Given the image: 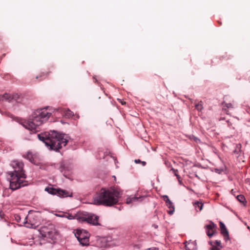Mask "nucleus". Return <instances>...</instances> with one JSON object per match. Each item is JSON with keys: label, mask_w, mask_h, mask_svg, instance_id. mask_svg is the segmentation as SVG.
<instances>
[{"label": "nucleus", "mask_w": 250, "mask_h": 250, "mask_svg": "<svg viewBox=\"0 0 250 250\" xmlns=\"http://www.w3.org/2000/svg\"><path fill=\"white\" fill-rule=\"evenodd\" d=\"M10 165L14 169L13 171L7 172L11 177L10 180V188L14 190L27 185V182L25 180L26 175L23 170V163L22 162L15 160L11 162Z\"/></svg>", "instance_id": "f257e3e1"}, {"label": "nucleus", "mask_w": 250, "mask_h": 250, "mask_svg": "<svg viewBox=\"0 0 250 250\" xmlns=\"http://www.w3.org/2000/svg\"><path fill=\"white\" fill-rule=\"evenodd\" d=\"M122 195V191L118 188H102L94 197V202L95 204L111 206L118 202Z\"/></svg>", "instance_id": "f03ea898"}, {"label": "nucleus", "mask_w": 250, "mask_h": 250, "mask_svg": "<svg viewBox=\"0 0 250 250\" xmlns=\"http://www.w3.org/2000/svg\"><path fill=\"white\" fill-rule=\"evenodd\" d=\"M39 139L42 141L50 149L58 151L63 146H65L68 143L67 137L64 135L57 131L51 132L48 137L45 138L42 135L39 134Z\"/></svg>", "instance_id": "7ed1b4c3"}, {"label": "nucleus", "mask_w": 250, "mask_h": 250, "mask_svg": "<svg viewBox=\"0 0 250 250\" xmlns=\"http://www.w3.org/2000/svg\"><path fill=\"white\" fill-rule=\"evenodd\" d=\"M50 109L44 107L35 111L31 118L25 123L24 126L29 130L37 131V128L46 122L51 115Z\"/></svg>", "instance_id": "20e7f679"}, {"label": "nucleus", "mask_w": 250, "mask_h": 250, "mask_svg": "<svg viewBox=\"0 0 250 250\" xmlns=\"http://www.w3.org/2000/svg\"><path fill=\"white\" fill-rule=\"evenodd\" d=\"M38 216L35 212H30L27 216L24 218L23 224L28 228H35L37 225Z\"/></svg>", "instance_id": "39448f33"}, {"label": "nucleus", "mask_w": 250, "mask_h": 250, "mask_svg": "<svg viewBox=\"0 0 250 250\" xmlns=\"http://www.w3.org/2000/svg\"><path fill=\"white\" fill-rule=\"evenodd\" d=\"M78 219L80 221L86 222L94 226L100 225L98 222L99 216L92 213L84 214Z\"/></svg>", "instance_id": "423d86ee"}, {"label": "nucleus", "mask_w": 250, "mask_h": 250, "mask_svg": "<svg viewBox=\"0 0 250 250\" xmlns=\"http://www.w3.org/2000/svg\"><path fill=\"white\" fill-rule=\"evenodd\" d=\"M45 190L51 194L57 195L58 196L61 197L72 196V192L60 188L56 189L53 188L46 187L45 188Z\"/></svg>", "instance_id": "0eeeda50"}, {"label": "nucleus", "mask_w": 250, "mask_h": 250, "mask_svg": "<svg viewBox=\"0 0 250 250\" xmlns=\"http://www.w3.org/2000/svg\"><path fill=\"white\" fill-rule=\"evenodd\" d=\"M41 233L42 236L53 240L55 239V236L57 235L56 232L55 230H48V229L44 228L41 230Z\"/></svg>", "instance_id": "6e6552de"}, {"label": "nucleus", "mask_w": 250, "mask_h": 250, "mask_svg": "<svg viewBox=\"0 0 250 250\" xmlns=\"http://www.w3.org/2000/svg\"><path fill=\"white\" fill-rule=\"evenodd\" d=\"M205 228L206 229L207 235L210 238L211 237L215 231L216 225L210 221L209 224L206 225Z\"/></svg>", "instance_id": "1a4fd4ad"}, {"label": "nucleus", "mask_w": 250, "mask_h": 250, "mask_svg": "<svg viewBox=\"0 0 250 250\" xmlns=\"http://www.w3.org/2000/svg\"><path fill=\"white\" fill-rule=\"evenodd\" d=\"M162 197L165 201L167 206L169 208V210L167 211L168 213L170 215H172L175 210L172 202L169 199L167 195H164Z\"/></svg>", "instance_id": "9d476101"}, {"label": "nucleus", "mask_w": 250, "mask_h": 250, "mask_svg": "<svg viewBox=\"0 0 250 250\" xmlns=\"http://www.w3.org/2000/svg\"><path fill=\"white\" fill-rule=\"evenodd\" d=\"M58 165V168L61 172L63 173V175L66 177L67 171H69L71 168L64 162H61Z\"/></svg>", "instance_id": "9b49d317"}, {"label": "nucleus", "mask_w": 250, "mask_h": 250, "mask_svg": "<svg viewBox=\"0 0 250 250\" xmlns=\"http://www.w3.org/2000/svg\"><path fill=\"white\" fill-rule=\"evenodd\" d=\"M219 227L221 234L223 235L224 239L226 241L229 240V232L225 225V224L222 222H219Z\"/></svg>", "instance_id": "f8f14e48"}, {"label": "nucleus", "mask_w": 250, "mask_h": 250, "mask_svg": "<svg viewBox=\"0 0 250 250\" xmlns=\"http://www.w3.org/2000/svg\"><path fill=\"white\" fill-rule=\"evenodd\" d=\"M58 111H59L62 116H64L65 118H70L74 116L73 112L69 109L60 108L58 109Z\"/></svg>", "instance_id": "ddd939ff"}, {"label": "nucleus", "mask_w": 250, "mask_h": 250, "mask_svg": "<svg viewBox=\"0 0 250 250\" xmlns=\"http://www.w3.org/2000/svg\"><path fill=\"white\" fill-rule=\"evenodd\" d=\"M75 235L76 236L78 240L80 239V237L81 238H82L85 237H89V234L87 232L82 230H77Z\"/></svg>", "instance_id": "4468645a"}, {"label": "nucleus", "mask_w": 250, "mask_h": 250, "mask_svg": "<svg viewBox=\"0 0 250 250\" xmlns=\"http://www.w3.org/2000/svg\"><path fill=\"white\" fill-rule=\"evenodd\" d=\"M0 101H5L8 102H12V94L9 93H5L3 95H0Z\"/></svg>", "instance_id": "2eb2a0df"}, {"label": "nucleus", "mask_w": 250, "mask_h": 250, "mask_svg": "<svg viewBox=\"0 0 250 250\" xmlns=\"http://www.w3.org/2000/svg\"><path fill=\"white\" fill-rule=\"evenodd\" d=\"M141 198H142V197L130 196L126 198L125 202L127 204H130L135 203Z\"/></svg>", "instance_id": "dca6fc26"}, {"label": "nucleus", "mask_w": 250, "mask_h": 250, "mask_svg": "<svg viewBox=\"0 0 250 250\" xmlns=\"http://www.w3.org/2000/svg\"><path fill=\"white\" fill-rule=\"evenodd\" d=\"M195 107L198 111H201L203 109V102L202 101L197 102L195 101L194 102Z\"/></svg>", "instance_id": "f3484780"}, {"label": "nucleus", "mask_w": 250, "mask_h": 250, "mask_svg": "<svg viewBox=\"0 0 250 250\" xmlns=\"http://www.w3.org/2000/svg\"><path fill=\"white\" fill-rule=\"evenodd\" d=\"M50 73V71H46L42 72L40 75L36 77V79H39V81L45 79Z\"/></svg>", "instance_id": "a211bd4d"}, {"label": "nucleus", "mask_w": 250, "mask_h": 250, "mask_svg": "<svg viewBox=\"0 0 250 250\" xmlns=\"http://www.w3.org/2000/svg\"><path fill=\"white\" fill-rule=\"evenodd\" d=\"M193 206L197 211H200L202 210L203 204L202 202L197 201L193 203Z\"/></svg>", "instance_id": "6ab92c4d"}, {"label": "nucleus", "mask_w": 250, "mask_h": 250, "mask_svg": "<svg viewBox=\"0 0 250 250\" xmlns=\"http://www.w3.org/2000/svg\"><path fill=\"white\" fill-rule=\"evenodd\" d=\"M186 250H197L196 246L194 242L188 243L185 245Z\"/></svg>", "instance_id": "aec40b11"}, {"label": "nucleus", "mask_w": 250, "mask_h": 250, "mask_svg": "<svg viewBox=\"0 0 250 250\" xmlns=\"http://www.w3.org/2000/svg\"><path fill=\"white\" fill-rule=\"evenodd\" d=\"M78 241L82 246H88L89 245V237L80 238V239Z\"/></svg>", "instance_id": "412c9836"}, {"label": "nucleus", "mask_w": 250, "mask_h": 250, "mask_svg": "<svg viewBox=\"0 0 250 250\" xmlns=\"http://www.w3.org/2000/svg\"><path fill=\"white\" fill-rule=\"evenodd\" d=\"M225 106L227 107V108H225V106H224L223 109L226 112L227 114H228V110H227V108H233V105L231 103H225Z\"/></svg>", "instance_id": "4be33fe9"}, {"label": "nucleus", "mask_w": 250, "mask_h": 250, "mask_svg": "<svg viewBox=\"0 0 250 250\" xmlns=\"http://www.w3.org/2000/svg\"><path fill=\"white\" fill-rule=\"evenodd\" d=\"M20 97L19 94L17 93H14L12 94V100L13 101H16L17 102H19V100L20 99Z\"/></svg>", "instance_id": "5701e85b"}, {"label": "nucleus", "mask_w": 250, "mask_h": 250, "mask_svg": "<svg viewBox=\"0 0 250 250\" xmlns=\"http://www.w3.org/2000/svg\"><path fill=\"white\" fill-rule=\"evenodd\" d=\"M237 200L241 203H244L246 202V199L244 195H239L237 196Z\"/></svg>", "instance_id": "b1692460"}, {"label": "nucleus", "mask_w": 250, "mask_h": 250, "mask_svg": "<svg viewBox=\"0 0 250 250\" xmlns=\"http://www.w3.org/2000/svg\"><path fill=\"white\" fill-rule=\"evenodd\" d=\"M60 216H62V215H59ZM62 217H64L68 218V219L71 220L74 218V217L72 214H68L67 215H64L62 216Z\"/></svg>", "instance_id": "393cba45"}, {"label": "nucleus", "mask_w": 250, "mask_h": 250, "mask_svg": "<svg viewBox=\"0 0 250 250\" xmlns=\"http://www.w3.org/2000/svg\"><path fill=\"white\" fill-rule=\"evenodd\" d=\"M214 244L216 245L215 246L217 247H220L221 248L222 247V246H221V241L220 240H216L214 242Z\"/></svg>", "instance_id": "a878e982"}, {"label": "nucleus", "mask_w": 250, "mask_h": 250, "mask_svg": "<svg viewBox=\"0 0 250 250\" xmlns=\"http://www.w3.org/2000/svg\"><path fill=\"white\" fill-rule=\"evenodd\" d=\"M15 219L18 222H19L21 219V217L19 215L16 214L14 216Z\"/></svg>", "instance_id": "bb28decb"}, {"label": "nucleus", "mask_w": 250, "mask_h": 250, "mask_svg": "<svg viewBox=\"0 0 250 250\" xmlns=\"http://www.w3.org/2000/svg\"><path fill=\"white\" fill-rule=\"evenodd\" d=\"M27 159H29L30 161H31V159L32 158V155L31 153L28 152L26 154V156L25 157Z\"/></svg>", "instance_id": "cd10ccee"}, {"label": "nucleus", "mask_w": 250, "mask_h": 250, "mask_svg": "<svg viewBox=\"0 0 250 250\" xmlns=\"http://www.w3.org/2000/svg\"><path fill=\"white\" fill-rule=\"evenodd\" d=\"M171 170H172V171H173V173L174 174V175H175V176H176V175H178V174H177V173H178V170H177V169H173V168H171Z\"/></svg>", "instance_id": "c85d7f7f"}, {"label": "nucleus", "mask_w": 250, "mask_h": 250, "mask_svg": "<svg viewBox=\"0 0 250 250\" xmlns=\"http://www.w3.org/2000/svg\"><path fill=\"white\" fill-rule=\"evenodd\" d=\"M211 250H220V249L218 247H217L214 245H212V248H211Z\"/></svg>", "instance_id": "c756f323"}, {"label": "nucleus", "mask_w": 250, "mask_h": 250, "mask_svg": "<svg viewBox=\"0 0 250 250\" xmlns=\"http://www.w3.org/2000/svg\"><path fill=\"white\" fill-rule=\"evenodd\" d=\"M118 100L119 101V102L121 103V104L122 105H125L126 104L125 102L123 101H122V100H120V99H118Z\"/></svg>", "instance_id": "7c9ffc66"}, {"label": "nucleus", "mask_w": 250, "mask_h": 250, "mask_svg": "<svg viewBox=\"0 0 250 250\" xmlns=\"http://www.w3.org/2000/svg\"><path fill=\"white\" fill-rule=\"evenodd\" d=\"M194 140L196 143H198V142H199L200 141V140L198 138H197V137H194Z\"/></svg>", "instance_id": "2f4dec72"}, {"label": "nucleus", "mask_w": 250, "mask_h": 250, "mask_svg": "<svg viewBox=\"0 0 250 250\" xmlns=\"http://www.w3.org/2000/svg\"><path fill=\"white\" fill-rule=\"evenodd\" d=\"M134 162L136 164H138V163H141L142 161L140 159H136V160H135Z\"/></svg>", "instance_id": "473e14b6"}, {"label": "nucleus", "mask_w": 250, "mask_h": 250, "mask_svg": "<svg viewBox=\"0 0 250 250\" xmlns=\"http://www.w3.org/2000/svg\"><path fill=\"white\" fill-rule=\"evenodd\" d=\"M148 250H158V249L156 248H152L150 249H148Z\"/></svg>", "instance_id": "72a5a7b5"}, {"label": "nucleus", "mask_w": 250, "mask_h": 250, "mask_svg": "<svg viewBox=\"0 0 250 250\" xmlns=\"http://www.w3.org/2000/svg\"><path fill=\"white\" fill-rule=\"evenodd\" d=\"M176 176L177 177V178L178 179V181H179V183H181V181L180 180V176L178 174Z\"/></svg>", "instance_id": "f704fd0d"}, {"label": "nucleus", "mask_w": 250, "mask_h": 250, "mask_svg": "<svg viewBox=\"0 0 250 250\" xmlns=\"http://www.w3.org/2000/svg\"><path fill=\"white\" fill-rule=\"evenodd\" d=\"M141 164H142L143 166H145L146 165V162L145 161H142Z\"/></svg>", "instance_id": "c9c22d12"}, {"label": "nucleus", "mask_w": 250, "mask_h": 250, "mask_svg": "<svg viewBox=\"0 0 250 250\" xmlns=\"http://www.w3.org/2000/svg\"><path fill=\"white\" fill-rule=\"evenodd\" d=\"M79 117V115H77V118H78Z\"/></svg>", "instance_id": "e433bc0d"}, {"label": "nucleus", "mask_w": 250, "mask_h": 250, "mask_svg": "<svg viewBox=\"0 0 250 250\" xmlns=\"http://www.w3.org/2000/svg\"><path fill=\"white\" fill-rule=\"evenodd\" d=\"M209 243L211 244V245H212V243L211 242H210Z\"/></svg>", "instance_id": "4c0bfd02"}]
</instances>
